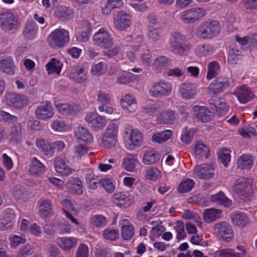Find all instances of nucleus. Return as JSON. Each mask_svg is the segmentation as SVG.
<instances>
[{
    "label": "nucleus",
    "mask_w": 257,
    "mask_h": 257,
    "mask_svg": "<svg viewBox=\"0 0 257 257\" xmlns=\"http://www.w3.org/2000/svg\"><path fill=\"white\" fill-rule=\"evenodd\" d=\"M161 103L148 100L143 106V112L150 115H156V121L159 124H171L176 119L174 111L167 109L161 112Z\"/></svg>",
    "instance_id": "obj_1"
},
{
    "label": "nucleus",
    "mask_w": 257,
    "mask_h": 257,
    "mask_svg": "<svg viewBox=\"0 0 257 257\" xmlns=\"http://www.w3.org/2000/svg\"><path fill=\"white\" fill-rule=\"evenodd\" d=\"M253 180L251 178H241L234 182L230 191L243 202L249 201L253 195Z\"/></svg>",
    "instance_id": "obj_2"
},
{
    "label": "nucleus",
    "mask_w": 257,
    "mask_h": 257,
    "mask_svg": "<svg viewBox=\"0 0 257 257\" xmlns=\"http://www.w3.org/2000/svg\"><path fill=\"white\" fill-rule=\"evenodd\" d=\"M221 30V26L218 20H209L199 26L195 31V35L202 39H210L217 36Z\"/></svg>",
    "instance_id": "obj_3"
},
{
    "label": "nucleus",
    "mask_w": 257,
    "mask_h": 257,
    "mask_svg": "<svg viewBox=\"0 0 257 257\" xmlns=\"http://www.w3.org/2000/svg\"><path fill=\"white\" fill-rule=\"evenodd\" d=\"M144 138L142 133L132 126L125 127L124 131V143L127 150H133L141 147L143 143Z\"/></svg>",
    "instance_id": "obj_4"
},
{
    "label": "nucleus",
    "mask_w": 257,
    "mask_h": 257,
    "mask_svg": "<svg viewBox=\"0 0 257 257\" xmlns=\"http://www.w3.org/2000/svg\"><path fill=\"white\" fill-rule=\"evenodd\" d=\"M118 132V125L114 122H110L99 139L100 145L105 148L115 146L117 142Z\"/></svg>",
    "instance_id": "obj_5"
},
{
    "label": "nucleus",
    "mask_w": 257,
    "mask_h": 257,
    "mask_svg": "<svg viewBox=\"0 0 257 257\" xmlns=\"http://www.w3.org/2000/svg\"><path fill=\"white\" fill-rule=\"evenodd\" d=\"M47 41L52 48L63 47L70 41L69 32L63 28L56 29L48 35Z\"/></svg>",
    "instance_id": "obj_6"
},
{
    "label": "nucleus",
    "mask_w": 257,
    "mask_h": 257,
    "mask_svg": "<svg viewBox=\"0 0 257 257\" xmlns=\"http://www.w3.org/2000/svg\"><path fill=\"white\" fill-rule=\"evenodd\" d=\"M92 41L94 45L104 49L110 48L113 45L112 37L105 28H101L95 32Z\"/></svg>",
    "instance_id": "obj_7"
},
{
    "label": "nucleus",
    "mask_w": 257,
    "mask_h": 257,
    "mask_svg": "<svg viewBox=\"0 0 257 257\" xmlns=\"http://www.w3.org/2000/svg\"><path fill=\"white\" fill-rule=\"evenodd\" d=\"M206 15V10L203 7H193L182 12L180 19L185 24H192L199 21Z\"/></svg>",
    "instance_id": "obj_8"
},
{
    "label": "nucleus",
    "mask_w": 257,
    "mask_h": 257,
    "mask_svg": "<svg viewBox=\"0 0 257 257\" xmlns=\"http://www.w3.org/2000/svg\"><path fill=\"white\" fill-rule=\"evenodd\" d=\"M5 98L7 104L15 108H22L29 103L28 98L20 94L7 92L5 94Z\"/></svg>",
    "instance_id": "obj_9"
},
{
    "label": "nucleus",
    "mask_w": 257,
    "mask_h": 257,
    "mask_svg": "<svg viewBox=\"0 0 257 257\" xmlns=\"http://www.w3.org/2000/svg\"><path fill=\"white\" fill-rule=\"evenodd\" d=\"M133 42L136 44L129 46L125 53L122 54L123 59L127 58L132 62H134L137 59L136 53L140 49H143L145 46L143 36L141 34L133 38Z\"/></svg>",
    "instance_id": "obj_10"
},
{
    "label": "nucleus",
    "mask_w": 257,
    "mask_h": 257,
    "mask_svg": "<svg viewBox=\"0 0 257 257\" xmlns=\"http://www.w3.org/2000/svg\"><path fill=\"white\" fill-rule=\"evenodd\" d=\"M185 38L179 32H175L170 38V47L176 54H182L186 50Z\"/></svg>",
    "instance_id": "obj_11"
},
{
    "label": "nucleus",
    "mask_w": 257,
    "mask_h": 257,
    "mask_svg": "<svg viewBox=\"0 0 257 257\" xmlns=\"http://www.w3.org/2000/svg\"><path fill=\"white\" fill-rule=\"evenodd\" d=\"M84 120L88 125L97 130H101L106 123L105 117L95 111L87 112L84 117Z\"/></svg>",
    "instance_id": "obj_12"
},
{
    "label": "nucleus",
    "mask_w": 257,
    "mask_h": 257,
    "mask_svg": "<svg viewBox=\"0 0 257 257\" xmlns=\"http://www.w3.org/2000/svg\"><path fill=\"white\" fill-rule=\"evenodd\" d=\"M171 90V84L166 82L159 81L152 86L149 90V93L153 97H161L169 95Z\"/></svg>",
    "instance_id": "obj_13"
},
{
    "label": "nucleus",
    "mask_w": 257,
    "mask_h": 257,
    "mask_svg": "<svg viewBox=\"0 0 257 257\" xmlns=\"http://www.w3.org/2000/svg\"><path fill=\"white\" fill-rule=\"evenodd\" d=\"M214 232L219 236L223 240L229 241L233 236L231 226L226 222L216 224L213 227Z\"/></svg>",
    "instance_id": "obj_14"
},
{
    "label": "nucleus",
    "mask_w": 257,
    "mask_h": 257,
    "mask_svg": "<svg viewBox=\"0 0 257 257\" xmlns=\"http://www.w3.org/2000/svg\"><path fill=\"white\" fill-rule=\"evenodd\" d=\"M193 177L200 179H208L214 175V168L211 164L196 165L193 170Z\"/></svg>",
    "instance_id": "obj_15"
},
{
    "label": "nucleus",
    "mask_w": 257,
    "mask_h": 257,
    "mask_svg": "<svg viewBox=\"0 0 257 257\" xmlns=\"http://www.w3.org/2000/svg\"><path fill=\"white\" fill-rule=\"evenodd\" d=\"M54 110L51 103L49 101L41 102L35 110V115L39 119L46 120L54 115Z\"/></svg>",
    "instance_id": "obj_16"
},
{
    "label": "nucleus",
    "mask_w": 257,
    "mask_h": 257,
    "mask_svg": "<svg viewBox=\"0 0 257 257\" xmlns=\"http://www.w3.org/2000/svg\"><path fill=\"white\" fill-rule=\"evenodd\" d=\"M0 22L3 28L7 30L16 29L19 25L17 17L10 11L1 14Z\"/></svg>",
    "instance_id": "obj_17"
},
{
    "label": "nucleus",
    "mask_w": 257,
    "mask_h": 257,
    "mask_svg": "<svg viewBox=\"0 0 257 257\" xmlns=\"http://www.w3.org/2000/svg\"><path fill=\"white\" fill-rule=\"evenodd\" d=\"M113 201L115 204L123 208H127L134 202L135 198L128 191L117 192L113 194Z\"/></svg>",
    "instance_id": "obj_18"
},
{
    "label": "nucleus",
    "mask_w": 257,
    "mask_h": 257,
    "mask_svg": "<svg viewBox=\"0 0 257 257\" xmlns=\"http://www.w3.org/2000/svg\"><path fill=\"white\" fill-rule=\"evenodd\" d=\"M122 109L127 112L133 113L137 108V101L136 97L131 94H126L122 96L119 101Z\"/></svg>",
    "instance_id": "obj_19"
},
{
    "label": "nucleus",
    "mask_w": 257,
    "mask_h": 257,
    "mask_svg": "<svg viewBox=\"0 0 257 257\" xmlns=\"http://www.w3.org/2000/svg\"><path fill=\"white\" fill-rule=\"evenodd\" d=\"M130 15L123 11L117 12L114 16V25L119 30H123L129 27L131 21Z\"/></svg>",
    "instance_id": "obj_20"
},
{
    "label": "nucleus",
    "mask_w": 257,
    "mask_h": 257,
    "mask_svg": "<svg viewBox=\"0 0 257 257\" xmlns=\"http://www.w3.org/2000/svg\"><path fill=\"white\" fill-rule=\"evenodd\" d=\"M15 218L14 211L11 209L5 210L0 216V229L6 230L13 227V222Z\"/></svg>",
    "instance_id": "obj_21"
},
{
    "label": "nucleus",
    "mask_w": 257,
    "mask_h": 257,
    "mask_svg": "<svg viewBox=\"0 0 257 257\" xmlns=\"http://www.w3.org/2000/svg\"><path fill=\"white\" fill-rule=\"evenodd\" d=\"M69 161L65 158L58 157L54 161L56 171L63 176H68L72 173L73 170L70 167Z\"/></svg>",
    "instance_id": "obj_22"
},
{
    "label": "nucleus",
    "mask_w": 257,
    "mask_h": 257,
    "mask_svg": "<svg viewBox=\"0 0 257 257\" xmlns=\"http://www.w3.org/2000/svg\"><path fill=\"white\" fill-rule=\"evenodd\" d=\"M57 230L59 234L69 233L71 229V225L69 223H58L49 225L47 224L44 227L45 233L47 235H52L55 233V230Z\"/></svg>",
    "instance_id": "obj_23"
},
{
    "label": "nucleus",
    "mask_w": 257,
    "mask_h": 257,
    "mask_svg": "<svg viewBox=\"0 0 257 257\" xmlns=\"http://www.w3.org/2000/svg\"><path fill=\"white\" fill-rule=\"evenodd\" d=\"M192 109L194 115L202 122H207L212 119V112L206 107L195 105L193 107Z\"/></svg>",
    "instance_id": "obj_24"
},
{
    "label": "nucleus",
    "mask_w": 257,
    "mask_h": 257,
    "mask_svg": "<svg viewBox=\"0 0 257 257\" xmlns=\"http://www.w3.org/2000/svg\"><path fill=\"white\" fill-rule=\"evenodd\" d=\"M232 224L237 227L243 228L250 224L251 220L244 212H234L231 215Z\"/></svg>",
    "instance_id": "obj_25"
},
{
    "label": "nucleus",
    "mask_w": 257,
    "mask_h": 257,
    "mask_svg": "<svg viewBox=\"0 0 257 257\" xmlns=\"http://www.w3.org/2000/svg\"><path fill=\"white\" fill-rule=\"evenodd\" d=\"M235 94L238 101L242 104L249 102L254 97L253 93L245 85H242L238 88Z\"/></svg>",
    "instance_id": "obj_26"
},
{
    "label": "nucleus",
    "mask_w": 257,
    "mask_h": 257,
    "mask_svg": "<svg viewBox=\"0 0 257 257\" xmlns=\"http://www.w3.org/2000/svg\"><path fill=\"white\" fill-rule=\"evenodd\" d=\"M254 157L249 154H244L241 155L237 161L238 168L242 170H250L253 166Z\"/></svg>",
    "instance_id": "obj_27"
},
{
    "label": "nucleus",
    "mask_w": 257,
    "mask_h": 257,
    "mask_svg": "<svg viewBox=\"0 0 257 257\" xmlns=\"http://www.w3.org/2000/svg\"><path fill=\"white\" fill-rule=\"evenodd\" d=\"M78 239L72 236L57 238V244L63 250H69L77 244Z\"/></svg>",
    "instance_id": "obj_28"
},
{
    "label": "nucleus",
    "mask_w": 257,
    "mask_h": 257,
    "mask_svg": "<svg viewBox=\"0 0 257 257\" xmlns=\"http://www.w3.org/2000/svg\"><path fill=\"white\" fill-rule=\"evenodd\" d=\"M70 78L78 83H83L87 79V71L82 66H76L70 73Z\"/></svg>",
    "instance_id": "obj_29"
},
{
    "label": "nucleus",
    "mask_w": 257,
    "mask_h": 257,
    "mask_svg": "<svg viewBox=\"0 0 257 257\" xmlns=\"http://www.w3.org/2000/svg\"><path fill=\"white\" fill-rule=\"evenodd\" d=\"M62 205L64 207L63 211L65 216L69 219L71 222L78 224V221L73 216V214L77 213V211L75 209L71 201L68 199H65L62 201Z\"/></svg>",
    "instance_id": "obj_30"
},
{
    "label": "nucleus",
    "mask_w": 257,
    "mask_h": 257,
    "mask_svg": "<svg viewBox=\"0 0 257 257\" xmlns=\"http://www.w3.org/2000/svg\"><path fill=\"white\" fill-rule=\"evenodd\" d=\"M229 80L225 77H220L211 83L208 88L209 91L216 94L228 86Z\"/></svg>",
    "instance_id": "obj_31"
},
{
    "label": "nucleus",
    "mask_w": 257,
    "mask_h": 257,
    "mask_svg": "<svg viewBox=\"0 0 257 257\" xmlns=\"http://www.w3.org/2000/svg\"><path fill=\"white\" fill-rule=\"evenodd\" d=\"M194 153L197 159H203L209 157L210 151L202 141H198L194 147Z\"/></svg>",
    "instance_id": "obj_32"
},
{
    "label": "nucleus",
    "mask_w": 257,
    "mask_h": 257,
    "mask_svg": "<svg viewBox=\"0 0 257 257\" xmlns=\"http://www.w3.org/2000/svg\"><path fill=\"white\" fill-rule=\"evenodd\" d=\"M54 14L55 16L63 20L71 19L74 17V10L68 7L60 6L55 9Z\"/></svg>",
    "instance_id": "obj_33"
},
{
    "label": "nucleus",
    "mask_w": 257,
    "mask_h": 257,
    "mask_svg": "<svg viewBox=\"0 0 257 257\" xmlns=\"http://www.w3.org/2000/svg\"><path fill=\"white\" fill-rule=\"evenodd\" d=\"M121 234L124 240L131 239L134 234V228L131 221L124 219L120 222Z\"/></svg>",
    "instance_id": "obj_34"
},
{
    "label": "nucleus",
    "mask_w": 257,
    "mask_h": 257,
    "mask_svg": "<svg viewBox=\"0 0 257 257\" xmlns=\"http://www.w3.org/2000/svg\"><path fill=\"white\" fill-rule=\"evenodd\" d=\"M75 137L78 140L90 144L93 141L92 135L89 130L84 127L78 126L75 130Z\"/></svg>",
    "instance_id": "obj_35"
},
{
    "label": "nucleus",
    "mask_w": 257,
    "mask_h": 257,
    "mask_svg": "<svg viewBox=\"0 0 257 257\" xmlns=\"http://www.w3.org/2000/svg\"><path fill=\"white\" fill-rule=\"evenodd\" d=\"M66 186L69 191L76 195H80L83 192L82 183L78 178H70L66 183Z\"/></svg>",
    "instance_id": "obj_36"
},
{
    "label": "nucleus",
    "mask_w": 257,
    "mask_h": 257,
    "mask_svg": "<svg viewBox=\"0 0 257 257\" xmlns=\"http://www.w3.org/2000/svg\"><path fill=\"white\" fill-rule=\"evenodd\" d=\"M214 47L211 44L204 43L198 45L195 48V53L200 57H206L215 52Z\"/></svg>",
    "instance_id": "obj_37"
},
{
    "label": "nucleus",
    "mask_w": 257,
    "mask_h": 257,
    "mask_svg": "<svg viewBox=\"0 0 257 257\" xmlns=\"http://www.w3.org/2000/svg\"><path fill=\"white\" fill-rule=\"evenodd\" d=\"M0 70L7 74H14L15 71L14 62L11 57H6L0 60Z\"/></svg>",
    "instance_id": "obj_38"
},
{
    "label": "nucleus",
    "mask_w": 257,
    "mask_h": 257,
    "mask_svg": "<svg viewBox=\"0 0 257 257\" xmlns=\"http://www.w3.org/2000/svg\"><path fill=\"white\" fill-rule=\"evenodd\" d=\"M222 216V211L216 208L206 209L204 211L203 217L207 223H210L220 218Z\"/></svg>",
    "instance_id": "obj_39"
},
{
    "label": "nucleus",
    "mask_w": 257,
    "mask_h": 257,
    "mask_svg": "<svg viewBox=\"0 0 257 257\" xmlns=\"http://www.w3.org/2000/svg\"><path fill=\"white\" fill-rule=\"evenodd\" d=\"M138 162V159L135 155L129 154L123 158L122 167L126 171L133 172L135 169Z\"/></svg>",
    "instance_id": "obj_40"
},
{
    "label": "nucleus",
    "mask_w": 257,
    "mask_h": 257,
    "mask_svg": "<svg viewBox=\"0 0 257 257\" xmlns=\"http://www.w3.org/2000/svg\"><path fill=\"white\" fill-rule=\"evenodd\" d=\"M172 135V131L170 130L158 132L152 136V141L154 143L162 144L170 139Z\"/></svg>",
    "instance_id": "obj_41"
},
{
    "label": "nucleus",
    "mask_w": 257,
    "mask_h": 257,
    "mask_svg": "<svg viewBox=\"0 0 257 257\" xmlns=\"http://www.w3.org/2000/svg\"><path fill=\"white\" fill-rule=\"evenodd\" d=\"M56 108L63 115H68L75 113L78 110V106L76 104L70 105L68 103H61L55 102Z\"/></svg>",
    "instance_id": "obj_42"
},
{
    "label": "nucleus",
    "mask_w": 257,
    "mask_h": 257,
    "mask_svg": "<svg viewBox=\"0 0 257 257\" xmlns=\"http://www.w3.org/2000/svg\"><path fill=\"white\" fill-rule=\"evenodd\" d=\"M182 97L186 99H192L196 94V88L190 83L183 84L180 89Z\"/></svg>",
    "instance_id": "obj_43"
},
{
    "label": "nucleus",
    "mask_w": 257,
    "mask_h": 257,
    "mask_svg": "<svg viewBox=\"0 0 257 257\" xmlns=\"http://www.w3.org/2000/svg\"><path fill=\"white\" fill-rule=\"evenodd\" d=\"M37 147L42 151L44 154L49 157L52 156L55 152L51 144L43 139H38L36 142Z\"/></svg>",
    "instance_id": "obj_44"
},
{
    "label": "nucleus",
    "mask_w": 257,
    "mask_h": 257,
    "mask_svg": "<svg viewBox=\"0 0 257 257\" xmlns=\"http://www.w3.org/2000/svg\"><path fill=\"white\" fill-rule=\"evenodd\" d=\"M63 64L58 60L53 58L46 65V68L48 74H60Z\"/></svg>",
    "instance_id": "obj_45"
},
{
    "label": "nucleus",
    "mask_w": 257,
    "mask_h": 257,
    "mask_svg": "<svg viewBox=\"0 0 257 257\" xmlns=\"http://www.w3.org/2000/svg\"><path fill=\"white\" fill-rule=\"evenodd\" d=\"M51 203L47 199H40L38 203V210L41 217L45 218L51 212Z\"/></svg>",
    "instance_id": "obj_46"
},
{
    "label": "nucleus",
    "mask_w": 257,
    "mask_h": 257,
    "mask_svg": "<svg viewBox=\"0 0 257 257\" xmlns=\"http://www.w3.org/2000/svg\"><path fill=\"white\" fill-rule=\"evenodd\" d=\"M45 166L36 158L31 159V164L29 168V172L32 175H38L45 172Z\"/></svg>",
    "instance_id": "obj_47"
},
{
    "label": "nucleus",
    "mask_w": 257,
    "mask_h": 257,
    "mask_svg": "<svg viewBox=\"0 0 257 257\" xmlns=\"http://www.w3.org/2000/svg\"><path fill=\"white\" fill-rule=\"evenodd\" d=\"M210 198L212 202L225 207H229L232 204V201L221 191L211 195Z\"/></svg>",
    "instance_id": "obj_48"
},
{
    "label": "nucleus",
    "mask_w": 257,
    "mask_h": 257,
    "mask_svg": "<svg viewBox=\"0 0 257 257\" xmlns=\"http://www.w3.org/2000/svg\"><path fill=\"white\" fill-rule=\"evenodd\" d=\"M162 177V173L158 168L153 167H147L145 170V177L146 179L156 181Z\"/></svg>",
    "instance_id": "obj_49"
},
{
    "label": "nucleus",
    "mask_w": 257,
    "mask_h": 257,
    "mask_svg": "<svg viewBox=\"0 0 257 257\" xmlns=\"http://www.w3.org/2000/svg\"><path fill=\"white\" fill-rule=\"evenodd\" d=\"M220 70V65L217 61H212L208 63L207 66V73L206 78L211 80L215 77Z\"/></svg>",
    "instance_id": "obj_50"
},
{
    "label": "nucleus",
    "mask_w": 257,
    "mask_h": 257,
    "mask_svg": "<svg viewBox=\"0 0 257 257\" xmlns=\"http://www.w3.org/2000/svg\"><path fill=\"white\" fill-rule=\"evenodd\" d=\"M38 30V27L35 23H28L24 30L23 35L27 39H33L36 36Z\"/></svg>",
    "instance_id": "obj_51"
},
{
    "label": "nucleus",
    "mask_w": 257,
    "mask_h": 257,
    "mask_svg": "<svg viewBox=\"0 0 257 257\" xmlns=\"http://www.w3.org/2000/svg\"><path fill=\"white\" fill-rule=\"evenodd\" d=\"M242 58V55L239 50L234 48L229 49L227 60L229 64L231 65L237 64Z\"/></svg>",
    "instance_id": "obj_52"
},
{
    "label": "nucleus",
    "mask_w": 257,
    "mask_h": 257,
    "mask_svg": "<svg viewBox=\"0 0 257 257\" xmlns=\"http://www.w3.org/2000/svg\"><path fill=\"white\" fill-rule=\"evenodd\" d=\"M51 126L52 129L57 132H66L71 130V126L62 120L56 119L54 120Z\"/></svg>",
    "instance_id": "obj_53"
},
{
    "label": "nucleus",
    "mask_w": 257,
    "mask_h": 257,
    "mask_svg": "<svg viewBox=\"0 0 257 257\" xmlns=\"http://www.w3.org/2000/svg\"><path fill=\"white\" fill-rule=\"evenodd\" d=\"M159 159V154L155 151H146L143 158V162L146 165H150L155 163Z\"/></svg>",
    "instance_id": "obj_54"
},
{
    "label": "nucleus",
    "mask_w": 257,
    "mask_h": 257,
    "mask_svg": "<svg viewBox=\"0 0 257 257\" xmlns=\"http://www.w3.org/2000/svg\"><path fill=\"white\" fill-rule=\"evenodd\" d=\"M195 184V183L192 179H186L180 182L178 190L180 193H188L192 189Z\"/></svg>",
    "instance_id": "obj_55"
},
{
    "label": "nucleus",
    "mask_w": 257,
    "mask_h": 257,
    "mask_svg": "<svg viewBox=\"0 0 257 257\" xmlns=\"http://www.w3.org/2000/svg\"><path fill=\"white\" fill-rule=\"evenodd\" d=\"M231 151L226 148L220 149L218 152V159L225 167H227L230 162Z\"/></svg>",
    "instance_id": "obj_56"
},
{
    "label": "nucleus",
    "mask_w": 257,
    "mask_h": 257,
    "mask_svg": "<svg viewBox=\"0 0 257 257\" xmlns=\"http://www.w3.org/2000/svg\"><path fill=\"white\" fill-rule=\"evenodd\" d=\"M86 182L88 187L90 189H96L99 184L101 180L99 177L93 174L88 175L86 177Z\"/></svg>",
    "instance_id": "obj_57"
},
{
    "label": "nucleus",
    "mask_w": 257,
    "mask_h": 257,
    "mask_svg": "<svg viewBox=\"0 0 257 257\" xmlns=\"http://www.w3.org/2000/svg\"><path fill=\"white\" fill-rule=\"evenodd\" d=\"M184 227V224L182 221L176 222L174 229L176 232V238L178 240H183L186 237Z\"/></svg>",
    "instance_id": "obj_58"
},
{
    "label": "nucleus",
    "mask_w": 257,
    "mask_h": 257,
    "mask_svg": "<svg viewBox=\"0 0 257 257\" xmlns=\"http://www.w3.org/2000/svg\"><path fill=\"white\" fill-rule=\"evenodd\" d=\"M100 184L107 193H111L113 192L115 189V182L111 178H104L102 179Z\"/></svg>",
    "instance_id": "obj_59"
},
{
    "label": "nucleus",
    "mask_w": 257,
    "mask_h": 257,
    "mask_svg": "<svg viewBox=\"0 0 257 257\" xmlns=\"http://www.w3.org/2000/svg\"><path fill=\"white\" fill-rule=\"evenodd\" d=\"M215 110L219 115H222L226 113L228 107L223 99L216 100L214 104Z\"/></svg>",
    "instance_id": "obj_60"
},
{
    "label": "nucleus",
    "mask_w": 257,
    "mask_h": 257,
    "mask_svg": "<svg viewBox=\"0 0 257 257\" xmlns=\"http://www.w3.org/2000/svg\"><path fill=\"white\" fill-rule=\"evenodd\" d=\"M89 151V147L86 145L79 144L74 148V157L77 159L88 154Z\"/></svg>",
    "instance_id": "obj_61"
},
{
    "label": "nucleus",
    "mask_w": 257,
    "mask_h": 257,
    "mask_svg": "<svg viewBox=\"0 0 257 257\" xmlns=\"http://www.w3.org/2000/svg\"><path fill=\"white\" fill-rule=\"evenodd\" d=\"M91 225L95 227H100L105 225L106 218L101 215H94L91 216L90 220Z\"/></svg>",
    "instance_id": "obj_62"
},
{
    "label": "nucleus",
    "mask_w": 257,
    "mask_h": 257,
    "mask_svg": "<svg viewBox=\"0 0 257 257\" xmlns=\"http://www.w3.org/2000/svg\"><path fill=\"white\" fill-rule=\"evenodd\" d=\"M162 36L161 30L157 27L150 26L149 28L148 38L153 41L160 39Z\"/></svg>",
    "instance_id": "obj_63"
},
{
    "label": "nucleus",
    "mask_w": 257,
    "mask_h": 257,
    "mask_svg": "<svg viewBox=\"0 0 257 257\" xmlns=\"http://www.w3.org/2000/svg\"><path fill=\"white\" fill-rule=\"evenodd\" d=\"M219 257H241L239 252H236L232 248H225L219 252Z\"/></svg>",
    "instance_id": "obj_64"
}]
</instances>
